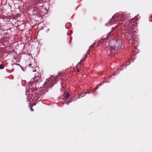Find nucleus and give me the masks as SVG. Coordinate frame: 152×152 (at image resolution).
<instances>
[{
	"mask_svg": "<svg viewBox=\"0 0 152 152\" xmlns=\"http://www.w3.org/2000/svg\"><path fill=\"white\" fill-rule=\"evenodd\" d=\"M130 14L128 13L126 14H119V13L116 14L113 17L112 19H111L109 21L108 23H106V26H110L112 24L116 23L117 25L119 24L125 22L126 20L125 18H126L129 17Z\"/></svg>",
	"mask_w": 152,
	"mask_h": 152,
	"instance_id": "obj_1",
	"label": "nucleus"
},
{
	"mask_svg": "<svg viewBox=\"0 0 152 152\" xmlns=\"http://www.w3.org/2000/svg\"><path fill=\"white\" fill-rule=\"evenodd\" d=\"M136 31L135 27L134 26H130L129 27L127 32L125 34L126 37L129 38V39L132 40H134L136 37L134 36V33Z\"/></svg>",
	"mask_w": 152,
	"mask_h": 152,
	"instance_id": "obj_2",
	"label": "nucleus"
},
{
	"mask_svg": "<svg viewBox=\"0 0 152 152\" xmlns=\"http://www.w3.org/2000/svg\"><path fill=\"white\" fill-rule=\"evenodd\" d=\"M57 80V77H50L48 79H46L44 85H47V86H50V87H52L53 84H55L56 83Z\"/></svg>",
	"mask_w": 152,
	"mask_h": 152,
	"instance_id": "obj_3",
	"label": "nucleus"
},
{
	"mask_svg": "<svg viewBox=\"0 0 152 152\" xmlns=\"http://www.w3.org/2000/svg\"><path fill=\"white\" fill-rule=\"evenodd\" d=\"M113 42V43L114 44L118 49L122 48V42L120 39L116 40H111Z\"/></svg>",
	"mask_w": 152,
	"mask_h": 152,
	"instance_id": "obj_4",
	"label": "nucleus"
},
{
	"mask_svg": "<svg viewBox=\"0 0 152 152\" xmlns=\"http://www.w3.org/2000/svg\"><path fill=\"white\" fill-rule=\"evenodd\" d=\"M112 41L110 40L109 42V48L110 50L111 51H113L118 50V49L116 48L115 46V45L114 44H113Z\"/></svg>",
	"mask_w": 152,
	"mask_h": 152,
	"instance_id": "obj_5",
	"label": "nucleus"
},
{
	"mask_svg": "<svg viewBox=\"0 0 152 152\" xmlns=\"http://www.w3.org/2000/svg\"><path fill=\"white\" fill-rule=\"evenodd\" d=\"M41 4L42 5L39 6L40 8H39V14H40L41 17L45 13L46 10L44 7H42L43 5L42 3H41Z\"/></svg>",
	"mask_w": 152,
	"mask_h": 152,
	"instance_id": "obj_6",
	"label": "nucleus"
},
{
	"mask_svg": "<svg viewBox=\"0 0 152 152\" xmlns=\"http://www.w3.org/2000/svg\"><path fill=\"white\" fill-rule=\"evenodd\" d=\"M126 65L124 64L121 66H120L117 69V72H118L120 71H121L123 70V69L126 68Z\"/></svg>",
	"mask_w": 152,
	"mask_h": 152,
	"instance_id": "obj_7",
	"label": "nucleus"
},
{
	"mask_svg": "<svg viewBox=\"0 0 152 152\" xmlns=\"http://www.w3.org/2000/svg\"><path fill=\"white\" fill-rule=\"evenodd\" d=\"M33 92L34 94H36L35 95H36V96H35L36 98L35 99H36L37 100L38 99V96L37 95L38 92H37V89H35L33 90Z\"/></svg>",
	"mask_w": 152,
	"mask_h": 152,
	"instance_id": "obj_8",
	"label": "nucleus"
},
{
	"mask_svg": "<svg viewBox=\"0 0 152 152\" xmlns=\"http://www.w3.org/2000/svg\"><path fill=\"white\" fill-rule=\"evenodd\" d=\"M36 104V103H34L31 105V107H30V110L31 111H33L34 110L32 109V106H33L35 105Z\"/></svg>",
	"mask_w": 152,
	"mask_h": 152,
	"instance_id": "obj_9",
	"label": "nucleus"
},
{
	"mask_svg": "<svg viewBox=\"0 0 152 152\" xmlns=\"http://www.w3.org/2000/svg\"><path fill=\"white\" fill-rule=\"evenodd\" d=\"M4 68V65L1 64H0V69H2Z\"/></svg>",
	"mask_w": 152,
	"mask_h": 152,
	"instance_id": "obj_10",
	"label": "nucleus"
},
{
	"mask_svg": "<svg viewBox=\"0 0 152 152\" xmlns=\"http://www.w3.org/2000/svg\"><path fill=\"white\" fill-rule=\"evenodd\" d=\"M69 96V94L68 93H67L66 94L65 98V99L67 98Z\"/></svg>",
	"mask_w": 152,
	"mask_h": 152,
	"instance_id": "obj_11",
	"label": "nucleus"
},
{
	"mask_svg": "<svg viewBox=\"0 0 152 152\" xmlns=\"http://www.w3.org/2000/svg\"><path fill=\"white\" fill-rule=\"evenodd\" d=\"M25 26V24L24 23H22L21 25H20V26H18L19 29H20V28L22 26Z\"/></svg>",
	"mask_w": 152,
	"mask_h": 152,
	"instance_id": "obj_12",
	"label": "nucleus"
},
{
	"mask_svg": "<svg viewBox=\"0 0 152 152\" xmlns=\"http://www.w3.org/2000/svg\"><path fill=\"white\" fill-rule=\"evenodd\" d=\"M130 23H131V22H129V23H125V26L127 28H128V26L129 24H130Z\"/></svg>",
	"mask_w": 152,
	"mask_h": 152,
	"instance_id": "obj_13",
	"label": "nucleus"
},
{
	"mask_svg": "<svg viewBox=\"0 0 152 152\" xmlns=\"http://www.w3.org/2000/svg\"><path fill=\"white\" fill-rule=\"evenodd\" d=\"M137 16H136L134 19L132 18V20H135V21H136L138 20L137 18Z\"/></svg>",
	"mask_w": 152,
	"mask_h": 152,
	"instance_id": "obj_14",
	"label": "nucleus"
},
{
	"mask_svg": "<svg viewBox=\"0 0 152 152\" xmlns=\"http://www.w3.org/2000/svg\"><path fill=\"white\" fill-rule=\"evenodd\" d=\"M95 44H96L95 43V44H92V45H91V47L92 48H94L95 47Z\"/></svg>",
	"mask_w": 152,
	"mask_h": 152,
	"instance_id": "obj_15",
	"label": "nucleus"
},
{
	"mask_svg": "<svg viewBox=\"0 0 152 152\" xmlns=\"http://www.w3.org/2000/svg\"><path fill=\"white\" fill-rule=\"evenodd\" d=\"M98 86H97H97H96V88L94 89V91H96L97 89L98 88Z\"/></svg>",
	"mask_w": 152,
	"mask_h": 152,
	"instance_id": "obj_16",
	"label": "nucleus"
},
{
	"mask_svg": "<svg viewBox=\"0 0 152 152\" xmlns=\"http://www.w3.org/2000/svg\"><path fill=\"white\" fill-rule=\"evenodd\" d=\"M63 75H64L62 73H61L60 74L58 75V76H61Z\"/></svg>",
	"mask_w": 152,
	"mask_h": 152,
	"instance_id": "obj_17",
	"label": "nucleus"
},
{
	"mask_svg": "<svg viewBox=\"0 0 152 152\" xmlns=\"http://www.w3.org/2000/svg\"><path fill=\"white\" fill-rule=\"evenodd\" d=\"M77 96V99L80 98V96L78 95H75V96L76 97Z\"/></svg>",
	"mask_w": 152,
	"mask_h": 152,
	"instance_id": "obj_18",
	"label": "nucleus"
},
{
	"mask_svg": "<svg viewBox=\"0 0 152 152\" xmlns=\"http://www.w3.org/2000/svg\"><path fill=\"white\" fill-rule=\"evenodd\" d=\"M104 83V82H101L100 84L97 85V86H101L102 85V83Z\"/></svg>",
	"mask_w": 152,
	"mask_h": 152,
	"instance_id": "obj_19",
	"label": "nucleus"
},
{
	"mask_svg": "<svg viewBox=\"0 0 152 152\" xmlns=\"http://www.w3.org/2000/svg\"><path fill=\"white\" fill-rule=\"evenodd\" d=\"M42 3L41 2H39V7L40 6L42 5L41 4V3Z\"/></svg>",
	"mask_w": 152,
	"mask_h": 152,
	"instance_id": "obj_20",
	"label": "nucleus"
},
{
	"mask_svg": "<svg viewBox=\"0 0 152 152\" xmlns=\"http://www.w3.org/2000/svg\"><path fill=\"white\" fill-rule=\"evenodd\" d=\"M36 69H33V72H36Z\"/></svg>",
	"mask_w": 152,
	"mask_h": 152,
	"instance_id": "obj_21",
	"label": "nucleus"
},
{
	"mask_svg": "<svg viewBox=\"0 0 152 152\" xmlns=\"http://www.w3.org/2000/svg\"><path fill=\"white\" fill-rule=\"evenodd\" d=\"M31 65H32V64H29L28 65V66H29V67H30L31 66Z\"/></svg>",
	"mask_w": 152,
	"mask_h": 152,
	"instance_id": "obj_22",
	"label": "nucleus"
},
{
	"mask_svg": "<svg viewBox=\"0 0 152 152\" xmlns=\"http://www.w3.org/2000/svg\"><path fill=\"white\" fill-rule=\"evenodd\" d=\"M69 102H68L67 103H66V104H69Z\"/></svg>",
	"mask_w": 152,
	"mask_h": 152,
	"instance_id": "obj_23",
	"label": "nucleus"
},
{
	"mask_svg": "<svg viewBox=\"0 0 152 152\" xmlns=\"http://www.w3.org/2000/svg\"><path fill=\"white\" fill-rule=\"evenodd\" d=\"M36 34H37V35H38V33L37 32Z\"/></svg>",
	"mask_w": 152,
	"mask_h": 152,
	"instance_id": "obj_24",
	"label": "nucleus"
},
{
	"mask_svg": "<svg viewBox=\"0 0 152 152\" xmlns=\"http://www.w3.org/2000/svg\"><path fill=\"white\" fill-rule=\"evenodd\" d=\"M67 35H70L69 34H68V33H67Z\"/></svg>",
	"mask_w": 152,
	"mask_h": 152,
	"instance_id": "obj_25",
	"label": "nucleus"
},
{
	"mask_svg": "<svg viewBox=\"0 0 152 152\" xmlns=\"http://www.w3.org/2000/svg\"><path fill=\"white\" fill-rule=\"evenodd\" d=\"M90 48L89 47V49H88V51L90 50Z\"/></svg>",
	"mask_w": 152,
	"mask_h": 152,
	"instance_id": "obj_26",
	"label": "nucleus"
},
{
	"mask_svg": "<svg viewBox=\"0 0 152 152\" xmlns=\"http://www.w3.org/2000/svg\"><path fill=\"white\" fill-rule=\"evenodd\" d=\"M86 54H87V53H86V55L85 56L86 57L87 56Z\"/></svg>",
	"mask_w": 152,
	"mask_h": 152,
	"instance_id": "obj_27",
	"label": "nucleus"
},
{
	"mask_svg": "<svg viewBox=\"0 0 152 152\" xmlns=\"http://www.w3.org/2000/svg\"><path fill=\"white\" fill-rule=\"evenodd\" d=\"M40 23H41V24H43V23H41V22H40Z\"/></svg>",
	"mask_w": 152,
	"mask_h": 152,
	"instance_id": "obj_28",
	"label": "nucleus"
},
{
	"mask_svg": "<svg viewBox=\"0 0 152 152\" xmlns=\"http://www.w3.org/2000/svg\"><path fill=\"white\" fill-rule=\"evenodd\" d=\"M38 18H40L39 17H39H38Z\"/></svg>",
	"mask_w": 152,
	"mask_h": 152,
	"instance_id": "obj_29",
	"label": "nucleus"
},
{
	"mask_svg": "<svg viewBox=\"0 0 152 152\" xmlns=\"http://www.w3.org/2000/svg\"><path fill=\"white\" fill-rule=\"evenodd\" d=\"M23 29V28H22V29H21V30H22V29Z\"/></svg>",
	"mask_w": 152,
	"mask_h": 152,
	"instance_id": "obj_30",
	"label": "nucleus"
},
{
	"mask_svg": "<svg viewBox=\"0 0 152 152\" xmlns=\"http://www.w3.org/2000/svg\"><path fill=\"white\" fill-rule=\"evenodd\" d=\"M38 24L39 25V22Z\"/></svg>",
	"mask_w": 152,
	"mask_h": 152,
	"instance_id": "obj_31",
	"label": "nucleus"
}]
</instances>
